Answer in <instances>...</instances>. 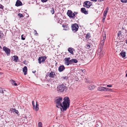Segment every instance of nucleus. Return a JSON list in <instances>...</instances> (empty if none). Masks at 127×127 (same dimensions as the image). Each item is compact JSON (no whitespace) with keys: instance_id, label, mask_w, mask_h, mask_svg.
Returning a JSON list of instances; mask_svg holds the SVG:
<instances>
[{"instance_id":"nucleus-1","label":"nucleus","mask_w":127,"mask_h":127,"mask_svg":"<svg viewBox=\"0 0 127 127\" xmlns=\"http://www.w3.org/2000/svg\"><path fill=\"white\" fill-rule=\"evenodd\" d=\"M61 107V110L62 111H65L69 107L70 101L69 98L67 96L64 97L63 99Z\"/></svg>"},{"instance_id":"nucleus-2","label":"nucleus","mask_w":127,"mask_h":127,"mask_svg":"<svg viewBox=\"0 0 127 127\" xmlns=\"http://www.w3.org/2000/svg\"><path fill=\"white\" fill-rule=\"evenodd\" d=\"M62 97H57L55 100L56 106L58 108H61L62 104Z\"/></svg>"},{"instance_id":"nucleus-3","label":"nucleus","mask_w":127,"mask_h":127,"mask_svg":"<svg viewBox=\"0 0 127 127\" xmlns=\"http://www.w3.org/2000/svg\"><path fill=\"white\" fill-rule=\"evenodd\" d=\"M67 89L66 87L63 84L58 86L57 88V91L60 92H63L64 91H65Z\"/></svg>"},{"instance_id":"nucleus-4","label":"nucleus","mask_w":127,"mask_h":127,"mask_svg":"<svg viewBox=\"0 0 127 127\" xmlns=\"http://www.w3.org/2000/svg\"><path fill=\"white\" fill-rule=\"evenodd\" d=\"M106 38V35L105 34L104 36H103L102 39L101 41L100 44L99 45V47H100V50L101 51L102 48H103L104 45V43L105 42V39Z\"/></svg>"},{"instance_id":"nucleus-5","label":"nucleus","mask_w":127,"mask_h":127,"mask_svg":"<svg viewBox=\"0 0 127 127\" xmlns=\"http://www.w3.org/2000/svg\"><path fill=\"white\" fill-rule=\"evenodd\" d=\"M78 27V24L76 23L73 24L71 26L72 29L74 32H76L77 31Z\"/></svg>"},{"instance_id":"nucleus-6","label":"nucleus","mask_w":127,"mask_h":127,"mask_svg":"<svg viewBox=\"0 0 127 127\" xmlns=\"http://www.w3.org/2000/svg\"><path fill=\"white\" fill-rule=\"evenodd\" d=\"M47 58L45 56H42L39 57L38 59V63L39 64H41V63H43Z\"/></svg>"},{"instance_id":"nucleus-7","label":"nucleus","mask_w":127,"mask_h":127,"mask_svg":"<svg viewBox=\"0 0 127 127\" xmlns=\"http://www.w3.org/2000/svg\"><path fill=\"white\" fill-rule=\"evenodd\" d=\"M92 3L89 1H86L84 3L83 6L87 8H89L92 5Z\"/></svg>"},{"instance_id":"nucleus-8","label":"nucleus","mask_w":127,"mask_h":127,"mask_svg":"<svg viewBox=\"0 0 127 127\" xmlns=\"http://www.w3.org/2000/svg\"><path fill=\"white\" fill-rule=\"evenodd\" d=\"M67 14L70 18L72 19H74L75 17L73 16V12L71 10H68L67 12Z\"/></svg>"},{"instance_id":"nucleus-9","label":"nucleus","mask_w":127,"mask_h":127,"mask_svg":"<svg viewBox=\"0 0 127 127\" xmlns=\"http://www.w3.org/2000/svg\"><path fill=\"white\" fill-rule=\"evenodd\" d=\"M3 49L5 51V53L7 56L9 55L10 50L9 49L6 47L5 46H4L3 48Z\"/></svg>"},{"instance_id":"nucleus-10","label":"nucleus","mask_w":127,"mask_h":127,"mask_svg":"<svg viewBox=\"0 0 127 127\" xmlns=\"http://www.w3.org/2000/svg\"><path fill=\"white\" fill-rule=\"evenodd\" d=\"M51 78H54L56 76V74L55 72L54 71H51V72L48 74H47Z\"/></svg>"},{"instance_id":"nucleus-11","label":"nucleus","mask_w":127,"mask_h":127,"mask_svg":"<svg viewBox=\"0 0 127 127\" xmlns=\"http://www.w3.org/2000/svg\"><path fill=\"white\" fill-rule=\"evenodd\" d=\"M36 105L35 106L34 104V101H33L32 102V104L33 107V108L35 109L36 111H37L39 109V105L37 103V102H36Z\"/></svg>"},{"instance_id":"nucleus-12","label":"nucleus","mask_w":127,"mask_h":127,"mask_svg":"<svg viewBox=\"0 0 127 127\" xmlns=\"http://www.w3.org/2000/svg\"><path fill=\"white\" fill-rule=\"evenodd\" d=\"M22 5V2L19 0H17L16 1L15 6H21Z\"/></svg>"},{"instance_id":"nucleus-13","label":"nucleus","mask_w":127,"mask_h":127,"mask_svg":"<svg viewBox=\"0 0 127 127\" xmlns=\"http://www.w3.org/2000/svg\"><path fill=\"white\" fill-rule=\"evenodd\" d=\"M106 87H99L97 88V90L99 91H105Z\"/></svg>"},{"instance_id":"nucleus-14","label":"nucleus","mask_w":127,"mask_h":127,"mask_svg":"<svg viewBox=\"0 0 127 127\" xmlns=\"http://www.w3.org/2000/svg\"><path fill=\"white\" fill-rule=\"evenodd\" d=\"M68 50L69 52L72 55L74 54L73 51H75V50L72 47H69L68 48Z\"/></svg>"},{"instance_id":"nucleus-15","label":"nucleus","mask_w":127,"mask_h":127,"mask_svg":"<svg viewBox=\"0 0 127 127\" xmlns=\"http://www.w3.org/2000/svg\"><path fill=\"white\" fill-rule=\"evenodd\" d=\"M81 12L85 14H88V11L86 10L85 8H81Z\"/></svg>"},{"instance_id":"nucleus-16","label":"nucleus","mask_w":127,"mask_h":127,"mask_svg":"<svg viewBox=\"0 0 127 127\" xmlns=\"http://www.w3.org/2000/svg\"><path fill=\"white\" fill-rule=\"evenodd\" d=\"M65 69L64 66L63 65L60 66L59 67L58 70L59 72L62 71Z\"/></svg>"},{"instance_id":"nucleus-17","label":"nucleus","mask_w":127,"mask_h":127,"mask_svg":"<svg viewBox=\"0 0 127 127\" xmlns=\"http://www.w3.org/2000/svg\"><path fill=\"white\" fill-rule=\"evenodd\" d=\"M23 71L24 73V74L26 75L27 72V69L26 66H25L23 68Z\"/></svg>"},{"instance_id":"nucleus-18","label":"nucleus","mask_w":127,"mask_h":127,"mask_svg":"<svg viewBox=\"0 0 127 127\" xmlns=\"http://www.w3.org/2000/svg\"><path fill=\"white\" fill-rule=\"evenodd\" d=\"M62 26L64 28V30L66 31L68 30L69 29V27L67 25L63 24Z\"/></svg>"},{"instance_id":"nucleus-19","label":"nucleus","mask_w":127,"mask_h":127,"mask_svg":"<svg viewBox=\"0 0 127 127\" xmlns=\"http://www.w3.org/2000/svg\"><path fill=\"white\" fill-rule=\"evenodd\" d=\"M12 59L15 62H17L18 60V57L17 56H14L12 57Z\"/></svg>"},{"instance_id":"nucleus-20","label":"nucleus","mask_w":127,"mask_h":127,"mask_svg":"<svg viewBox=\"0 0 127 127\" xmlns=\"http://www.w3.org/2000/svg\"><path fill=\"white\" fill-rule=\"evenodd\" d=\"M120 54L122 58H124L125 57L126 52H124V51L122 50L121 52L120 53Z\"/></svg>"},{"instance_id":"nucleus-21","label":"nucleus","mask_w":127,"mask_h":127,"mask_svg":"<svg viewBox=\"0 0 127 127\" xmlns=\"http://www.w3.org/2000/svg\"><path fill=\"white\" fill-rule=\"evenodd\" d=\"M108 9L109 8L108 7H107L106 8L105 10L104 11L103 13V16L105 17H106L107 15V13L108 11Z\"/></svg>"},{"instance_id":"nucleus-22","label":"nucleus","mask_w":127,"mask_h":127,"mask_svg":"<svg viewBox=\"0 0 127 127\" xmlns=\"http://www.w3.org/2000/svg\"><path fill=\"white\" fill-rule=\"evenodd\" d=\"M71 60H68L65 59V64L67 65H68L70 64H71Z\"/></svg>"},{"instance_id":"nucleus-23","label":"nucleus","mask_w":127,"mask_h":127,"mask_svg":"<svg viewBox=\"0 0 127 127\" xmlns=\"http://www.w3.org/2000/svg\"><path fill=\"white\" fill-rule=\"evenodd\" d=\"M71 64H72L73 63H76L78 62V60L75 59H72L71 60Z\"/></svg>"},{"instance_id":"nucleus-24","label":"nucleus","mask_w":127,"mask_h":127,"mask_svg":"<svg viewBox=\"0 0 127 127\" xmlns=\"http://www.w3.org/2000/svg\"><path fill=\"white\" fill-rule=\"evenodd\" d=\"M10 81L11 84L15 86H17V84L15 83V81L13 80H10Z\"/></svg>"},{"instance_id":"nucleus-25","label":"nucleus","mask_w":127,"mask_h":127,"mask_svg":"<svg viewBox=\"0 0 127 127\" xmlns=\"http://www.w3.org/2000/svg\"><path fill=\"white\" fill-rule=\"evenodd\" d=\"M95 87L94 85H90L89 87V90H92L95 88Z\"/></svg>"},{"instance_id":"nucleus-26","label":"nucleus","mask_w":127,"mask_h":127,"mask_svg":"<svg viewBox=\"0 0 127 127\" xmlns=\"http://www.w3.org/2000/svg\"><path fill=\"white\" fill-rule=\"evenodd\" d=\"M90 37L91 36L90 35V34L89 33H88L86 36V39H88L90 38Z\"/></svg>"},{"instance_id":"nucleus-27","label":"nucleus","mask_w":127,"mask_h":127,"mask_svg":"<svg viewBox=\"0 0 127 127\" xmlns=\"http://www.w3.org/2000/svg\"><path fill=\"white\" fill-rule=\"evenodd\" d=\"M4 92L3 89L2 88H0V95H4Z\"/></svg>"},{"instance_id":"nucleus-28","label":"nucleus","mask_w":127,"mask_h":127,"mask_svg":"<svg viewBox=\"0 0 127 127\" xmlns=\"http://www.w3.org/2000/svg\"><path fill=\"white\" fill-rule=\"evenodd\" d=\"M108 91H112V90L111 89H109L107 88H106L105 92H108Z\"/></svg>"},{"instance_id":"nucleus-29","label":"nucleus","mask_w":127,"mask_h":127,"mask_svg":"<svg viewBox=\"0 0 127 127\" xmlns=\"http://www.w3.org/2000/svg\"><path fill=\"white\" fill-rule=\"evenodd\" d=\"M3 35L1 31H0V38H2L3 37Z\"/></svg>"},{"instance_id":"nucleus-30","label":"nucleus","mask_w":127,"mask_h":127,"mask_svg":"<svg viewBox=\"0 0 127 127\" xmlns=\"http://www.w3.org/2000/svg\"><path fill=\"white\" fill-rule=\"evenodd\" d=\"M67 77H64L63 76L61 77V79L62 80H66V79H67Z\"/></svg>"},{"instance_id":"nucleus-31","label":"nucleus","mask_w":127,"mask_h":127,"mask_svg":"<svg viewBox=\"0 0 127 127\" xmlns=\"http://www.w3.org/2000/svg\"><path fill=\"white\" fill-rule=\"evenodd\" d=\"M18 15L20 18L24 17L23 15L22 14L20 13H18Z\"/></svg>"},{"instance_id":"nucleus-32","label":"nucleus","mask_w":127,"mask_h":127,"mask_svg":"<svg viewBox=\"0 0 127 127\" xmlns=\"http://www.w3.org/2000/svg\"><path fill=\"white\" fill-rule=\"evenodd\" d=\"M3 100H7L8 99V97L7 96L5 95L4 97H3Z\"/></svg>"},{"instance_id":"nucleus-33","label":"nucleus","mask_w":127,"mask_h":127,"mask_svg":"<svg viewBox=\"0 0 127 127\" xmlns=\"http://www.w3.org/2000/svg\"><path fill=\"white\" fill-rule=\"evenodd\" d=\"M12 111L13 112H15L16 113L18 114V111L17 110H16L15 109H12Z\"/></svg>"},{"instance_id":"nucleus-34","label":"nucleus","mask_w":127,"mask_h":127,"mask_svg":"<svg viewBox=\"0 0 127 127\" xmlns=\"http://www.w3.org/2000/svg\"><path fill=\"white\" fill-rule=\"evenodd\" d=\"M51 12L52 14H54V9L53 8H52L51 10Z\"/></svg>"},{"instance_id":"nucleus-35","label":"nucleus","mask_w":127,"mask_h":127,"mask_svg":"<svg viewBox=\"0 0 127 127\" xmlns=\"http://www.w3.org/2000/svg\"><path fill=\"white\" fill-rule=\"evenodd\" d=\"M38 127H42V124L41 122H39L38 124Z\"/></svg>"},{"instance_id":"nucleus-36","label":"nucleus","mask_w":127,"mask_h":127,"mask_svg":"<svg viewBox=\"0 0 127 127\" xmlns=\"http://www.w3.org/2000/svg\"><path fill=\"white\" fill-rule=\"evenodd\" d=\"M78 13V12H74V13H73V16L74 17H75L76 15H77Z\"/></svg>"},{"instance_id":"nucleus-37","label":"nucleus","mask_w":127,"mask_h":127,"mask_svg":"<svg viewBox=\"0 0 127 127\" xmlns=\"http://www.w3.org/2000/svg\"><path fill=\"white\" fill-rule=\"evenodd\" d=\"M21 39L22 40H24L25 39V36H24L23 35H21Z\"/></svg>"},{"instance_id":"nucleus-38","label":"nucleus","mask_w":127,"mask_h":127,"mask_svg":"<svg viewBox=\"0 0 127 127\" xmlns=\"http://www.w3.org/2000/svg\"><path fill=\"white\" fill-rule=\"evenodd\" d=\"M34 34L35 35H36V36L38 35V34L37 33V31L36 30H34Z\"/></svg>"},{"instance_id":"nucleus-39","label":"nucleus","mask_w":127,"mask_h":127,"mask_svg":"<svg viewBox=\"0 0 127 127\" xmlns=\"http://www.w3.org/2000/svg\"><path fill=\"white\" fill-rule=\"evenodd\" d=\"M121 1L123 3L127 2V0H121Z\"/></svg>"},{"instance_id":"nucleus-40","label":"nucleus","mask_w":127,"mask_h":127,"mask_svg":"<svg viewBox=\"0 0 127 127\" xmlns=\"http://www.w3.org/2000/svg\"><path fill=\"white\" fill-rule=\"evenodd\" d=\"M4 6L1 4H0V8L3 10V9Z\"/></svg>"},{"instance_id":"nucleus-41","label":"nucleus","mask_w":127,"mask_h":127,"mask_svg":"<svg viewBox=\"0 0 127 127\" xmlns=\"http://www.w3.org/2000/svg\"><path fill=\"white\" fill-rule=\"evenodd\" d=\"M90 45L89 44H87L86 45V48L87 49H89V48H90Z\"/></svg>"},{"instance_id":"nucleus-42","label":"nucleus","mask_w":127,"mask_h":127,"mask_svg":"<svg viewBox=\"0 0 127 127\" xmlns=\"http://www.w3.org/2000/svg\"><path fill=\"white\" fill-rule=\"evenodd\" d=\"M106 17H105L103 16L102 18V21L103 22H105V19Z\"/></svg>"},{"instance_id":"nucleus-43","label":"nucleus","mask_w":127,"mask_h":127,"mask_svg":"<svg viewBox=\"0 0 127 127\" xmlns=\"http://www.w3.org/2000/svg\"><path fill=\"white\" fill-rule=\"evenodd\" d=\"M121 32H119L118 33V36H120L121 35Z\"/></svg>"},{"instance_id":"nucleus-44","label":"nucleus","mask_w":127,"mask_h":127,"mask_svg":"<svg viewBox=\"0 0 127 127\" xmlns=\"http://www.w3.org/2000/svg\"><path fill=\"white\" fill-rule=\"evenodd\" d=\"M112 85H107V87H112Z\"/></svg>"},{"instance_id":"nucleus-45","label":"nucleus","mask_w":127,"mask_h":127,"mask_svg":"<svg viewBox=\"0 0 127 127\" xmlns=\"http://www.w3.org/2000/svg\"><path fill=\"white\" fill-rule=\"evenodd\" d=\"M48 0H41L42 2H46Z\"/></svg>"},{"instance_id":"nucleus-46","label":"nucleus","mask_w":127,"mask_h":127,"mask_svg":"<svg viewBox=\"0 0 127 127\" xmlns=\"http://www.w3.org/2000/svg\"><path fill=\"white\" fill-rule=\"evenodd\" d=\"M65 59H66L67 60H70V58H66Z\"/></svg>"},{"instance_id":"nucleus-47","label":"nucleus","mask_w":127,"mask_h":127,"mask_svg":"<svg viewBox=\"0 0 127 127\" xmlns=\"http://www.w3.org/2000/svg\"><path fill=\"white\" fill-rule=\"evenodd\" d=\"M90 0L92 1H95V2H96L97 1V0Z\"/></svg>"},{"instance_id":"nucleus-48","label":"nucleus","mask_w":127,"mask_h":127,"mask_svg":"<svg viewBox=\"0 0 127 127\" xmlns=\"http://www.w3.org/2000/svg\"><path fill=\"white\" fill-rule=\"evenodd\" d=\"M97 1L98 2H101L102 1V0H97Z\"/></svg>"},{"instance_id":"nucleus-49","label":"nucleus","mask_w":127,"mask_h":127,"mask_svg":"<svg viewBox=\"0 0 127 127\" xmlns=\"http://www.w3.org/2000/svg\"><path fill=\"white\" fill-rule=\"evenodd\" d=\"M81 71L82 72H83L84 71V70H82V69H81Z\"/></svg>"},{"instance_id":"nucleus-50","label":"nucleus","mask_w":127,"mask_h":127,"mask_svg":"<svg viewBox=\"0 0 127 127\" xmlns=\"http://www.w3.org/2000/svg\"><path fill=\"white\" fill-rule=\"evenodd\" d=\"M2 74V73H1V72H0V75H1V74Z\"/></svg>"},{"instance_id":"nucleus-51","label":"nucleus","mask_w":127,"mask_h":127,"mask_svg":"<svg viewBox=\"0 0 127 127\" xmlns=\"http://www.w3.org/2000/svg\"><path fill=\"white\" fill-rule=\"evenodd\" d=\"M126 43L127 44V39L126 40Z\"/></svg>"},{"instance_id":"nucleus-52","label":"nucleus","mask_w":127,"mask_h":127,"mask_svg":"<svg viewBox=\"0 0 127 127\" xmlns=\"http://www.w3.org/2000/svg\"><path fill=\"white\" fill-rule=\"evenodd\" d=\"M49 39H50V38H48V39H48V40H49Z\"/></svg>"},{"instance_id":"nucleus-53","label":"nucleus","mask_w":127,"mask_h":127,"mask_svg":"<svg viewBox=\"0 0 127 127\" xmlns=\"http://www.w3.org/2000/svg\"><path fill=\"white\" fill-rule=\"evenodd\" d=\"M126 76L127 77V73Z\"/></svg>"}]
</instances>
